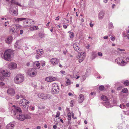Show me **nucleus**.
Returning a JSON list of instances; mask_svg holds the SVG:
<instances>
[{"label": "nucleus", "instance_id": "nucleus-15", "mask_svg": "<svg viewBox=\"0 0 129 129\" xmlns=\"http://www.w3.org/2000/svg\"><path fill=\"white\" fill-rule=\"evenodd\" d=\"M38 97L44 100H45L47 98L48 95L42 93H39L38 95Z\"/></svg>", "mask_w": 129, "mask_h": 129}, {"label": "nucleus", "instance_id": "nucleus-35", "mask_svg": "<svg viewBox=\"0 0 129 129\" xmlns=\"http://www.w3.org/2000/svg\"><path fill=\"white\" fill-rule=\"evenodd\" d=\"M99 88L100 90L102 91L104 89V87L102 85H101L99 87Z\"/></svg>", "mask_w": 129, "mask_h": 129}, {"label": "nucleus", "instance_id": "nucleus-46", "mask_svg": "<svg viewBox=\"0 0 129 129\" xmlns=\"http://www.w3.org/2000/svg\"><path fill=\"white\" fill-rule=\"evenodd\" d=\"M111 39L112 41H114L115 40V37L113 36H112L111 37Z\"/></svg>", "mask_w": 129, "mask_h": 129}, {"label": "nucleus", "instance_id": "nucleus-32", "mask_svg": "<svg viewBox=\"0 0 129 129\" xmlns=\"http://www.w3.org/2000/svg\"><path fill=\"white\" fill-rule=\"evenodd\" d=\"M58 89L55 88H52V92L53 93H57V91Z\"/></svg>", "mask_w": 129, "mask_h": 129}, {"label": "nucleus", "instance_id": "nucleus-61", "mask_svg": "<svg viewBox=\"0 0 129 129\" xmlns=\"http://www.w3.org/2000/svg\"><path fill=\"white\" fill-rule=\"evenodd\" d=\"M122 106H123V109H124V108L125 107V105H124L123 104H122Z\"/></svg>", "mask_w": 129, "mask_h": 129}, {"label": "nucleus", "instance_id": "nucleus-6", "mask_svg": "<svg viewBox=\"0 0 129 129\" xmlns=\"http://www.w3.org/2000/svg\"><path fill=\"white\" fill-rule=\"evenodd\" d=\"M13 111L14 114L15 115L19 113H21L22 112L21 109L19 107H18L15 105H13Z\"/></svg>", "mask_w": 129, "mask_h": 129}, {"label": "nucleus", "instance_id": "nucleus-31", "mask_svg": "<svg viewBox=\"0 0 129 129\" xmlns=\"http://www.w3.org/2000/svg\"><path fill=\"white\" fill-rule=\"evenodd\" d=\"M109 27V29H111L114 27L113 24L111 22H109L108 24Z\"/></svg>", "mask_w": 129, "mask_h": 129}, {"label": "nucleus", "instance_id": "nucleus-14", "mask_svg": "<svg viewBox=\"0 0 129 129\" xmlns=\"http://www.w3.org/2000/svg\"><path fill=\"white\" fill-rule=\"evenodd\" d=\"M56 78L53 77H46L45 79V80L47 82H52L55 81Z\"/></svg>", "mask_w": 129, "mask_h": 129}, {"label": "nucleus", "instance_id": "nucleus-22", "mask_svg": "<svg viewBox=\"0 0 129 129\" xmlns=\"http://www.w3.org/2000/svg\"><path fill=\"white\" fill-rule=\"evenodd\" d=\"M33 65L36 66L39 69L40 67V64L39 61H36L34 62Z\"/></svg>", "mask_w": 129, "mask_h": 129}, {"label": "nucleus", "instance_id": "nucleus-1", "mask_svg": "<svg viewBox=\"0 0 129 129\" xmlns=\"http://www.w3.org/2000/svg\"><path fill=\"white\" fill-rule=\"evenodd\" d=\"M12 51L10 49L6 50L4 54V59L7 61H9L11 60V54Z\"/></svg>", "mask_w": 129, "mask_h": 129}, {"label": "nucleus", "instance_id": "nucleus-56", "mask_svg": "<svg viewBox=\"0 0 129 129\" xmlns=\"http://www.w3.org/2000/svg\"><path fill=\"white\" fill-rule=\"evenodd\" d=\"M89 24L90 26L91 27H92L93 26V24L91 23V22Z\"/></svg>", "mask_w": 129, "mask_h": 129}, {"label": "nucleus", "instance_id": "nucleus-49", "mask_svg": "<svg viewBox=\"0 0 129 129\" xmlns=\"http://www.w3.org/2000/svg\"><path fill=\"white\" fill-rule=\"evenodd\" d=\"M29 107L32 110H34L35 109V107H34L30 106Z\"/></svg>", "mask_w": 129, "mask_h": 129}, {"label": "nucleus", "instance_id": "nucleus-10", "mask_svg": "<svg viewBox=\"0 0 129 129\" xmlns=\"http://www.w3.org/2000/svg\"><path fill=\"white\" fill-rule=\"evenodd\" d=\"M79 46V44L77 43H74L73 44V46L74 50L78 52H79L80 49Z\"/></svg>", "mask_w": 129, "mask_h": 129}, {"label": "nucleus", "instance_id": "nucleus-48", "mask_svg": "<svg viewBox=\"0 0 129 129\" xmlns=\"http://www.w3.org/2000/svg\"><path fill=\"white\" fill-rule=\"evenodd\" d=\"M60 73L62 76H63L64 75V71H61L60 72Z\"/></svg>", "mask_w": 129, "mask_h": 129}, {"label": "nucleus", "instance_id": "nucleus-12", "mask_svg": "<svg viewBox=\"0 0 129 129\" xmlns=\"http://www.w3.org/2000/svg\"><path fill=\"white\" fill-rule=\"evenodd\" d=\"M7 93L11 96H14L15 94V92L13 89L10 88L8 89L7 91Z\"/></svg>", "mask_w": 129, "mask_h": 129}, {"label": "nucleus", "instance_id": "nucleus-21", "mask_svg": "<svg viewBox=\"0 0 129 129\" xmlns=\"http://www.w3.org/2000/svg\"><path fill=\"white\" fill-rule=\"evenodd\" d=\"M14 125L12 123H9L6 126L7 129H13L14 128Z\"/></svg>", "mask_w": 129, "mask_h": 129}, {"label": "nucleus", "instance_id": "nucleus-30", "mask_svg": "<svg viewBox=\"0 0 129 129\" xmlns=\"http://www.w3.org/2000/svg\"><path fill=\"white\" fill-rule=\"evenodd\" d=\"M52 88H54L57 89H59V87L56 83H54L53 84Z\"/></svg>", "mask_w": 129, "mask_h": 129}, {"label": "nucleus", "instance_id": "nucleus-36", "mask_svg": "<svg viewBox=\"0 0 129 129\" xmlns=\"http://www.w3.org/2000/svg\"><path fill=\"white\" fill-rule=\"evenodd\" d=\"M60 114V112L59 111L57 112L56 114L55 115V117L57 118L58 117Z\"/></svg>", "mask_w": 129, "mask_h": 129}, {"label": "nucleus", "instance_id": "nucleus-63", "mask_svg": "<svg viewBox=\"0 0 129 129\" xmlns=\"http://www.w3.org/2000/svg\"><path fill=\"white\" fill-rule=\"evenodd\" d=\"M36 58L38 59V58H39L40 57V56H39V55H37L36 56Z\"/></svg>", "mask_w": 129, "mask_h": 129}, {"label": "nucleus", "instance_id": "nucleus-17", "mask_svg": "<svg viewBox=\"0 0 129 129\" xmlns=\"http://www.w3.org/2000/svg\"><path fill=\"white\" fill-rule=\"evenodd\" d=\"M17 118L20 120L23 121L25 119V116L23 114L19 115L17 116Z\"/></svg>", "mask_w": 129, "mask_h": 129}, {"label": "nucleus", "instance_id": "nucleus-52", "mask_svg": "<svg viewBox=\"0 0 129 129\" xmlns=\"http://www.w3.org/2000/svg\"><path fill=\"white\" fill-rule=\"evenodd\" d=\"M16 97L17 99H18L19 98L20 96L19 95H17L16 96Z\"/></svg>", "mask_w": 129, "mask_h": 129}, {"label": "nucleus", "instance_id": "nucleus-27", "mask_svg": "<svg viewBox=\"0 0 129 129\" xmlns=\"http://www.w3.org/2000/svg\"><path fill=\"white\" fill-rule=\"evenodd\" d=\"M101 98V99L103 100H107L108 99V98L104 95L102 96Z\"/></svg>", "mask_w": 129, "mask_h": 129}, {"label": "nucleus", "instance_id": "nucleus-34", "mask_svg": "<svg viewBox=\"0 0 129 129\" xmlns=\"http://www.w3.org/2000/svg\"><path fill=\"white\" fill-rule=\"evenodd\" d=\"M124 84L125 86H128L129 85V82L128 80H126L124 82Z\"/></svg>", "mask_w": 129, "mask_h": 129}, {"label": "nucleus", "instance_id": "nucleus-54", "mask_svg": "<svg viewBox=\"0 0 129 129\" xmlns=\"http://www.w3.org/2000/svg\"><path fill=\"white\" fill-rule=\"evenodd\" d=\"M59 120V118H58L57 119H56L55 120V121L56 122H58Z\"/></svg>", "mask_w": 129, "mask_h": 129}, {"label": "nucleus", "instance_id": "nucleus-20", "mask_svg": "<svg viewBox=\"0 0 129 129\" xmlns=\"http://www.w3.org/2000/svg\"><path fill=\"white\" fill-rule=\"evenodd\" d=\"M84 96L82 94L79 95V102L80 103H81L84 100Z\"/></svg>", "mask_w": 129, "mask_h": 129}, {"label": "nucleus", "instance_id": "nucleus-8", "mask_svg": "<svg viewBox=\"0 0 129 129\" xmlns=\"http://www.w3.org/2000/svg\"><path fill=\"white\" fill-rule=\"evenodd\" d=\"M17 67V64L15 63L12 62L10 63L8 65V68L10 70L14 69Z\"/></svg>", "mask_w": 129, "mask_h": 129}, {"label": "nucleus", "instance_id": "nucleus-40", "mask_svg": "<svg viewBox=\"0 0 129 129\" xmlns=\"http://www.w3.org/2000/svg\"><path fill=\"white\" fill-rule=\"evenodd\" d=\"M25 119H30L31 118L30 116L29 115H26L25 116Z\"/></svg>", "mask_w": 129, "mask_h": 129}, {"label": "nucleus", "instance_id": "nucleus-3", "mask_svg": "<svg viewBox=\"0 0 129 129\" xmlns=\"http://www.w3.org/2000/svg\"><path fill=\"white\" fill-rule=\"evenodd\" d=\"M115 62L118 65L122 66H123L126 65L127 63L124 60V59L120 57H118L115 59Z\"/></svg>", "mask_w": 129, "mask_h": 129}, {"label": "nucleus", "instance_id": "nucleus-26", "mask_svg": "<svg viewBox=\"0 0 129 129\" xmlns=\"http://www.w3.org/2000/svg\"><path fill=\"white\" fill-rule=\"evenodd\" d=\"M66 79H67V80L66 82L65 85L66 86H68L70 84L71 81L68 78H67Z\"/></svg>", "mask_w": 129, "mask_h": 129}, {"label": "nucleus", "instance_id": "nucleus-18", "mask_svg": "<svg viewBox=\"0 0 129 129\" xmlns=\"http://www.w3.org/2000/svg\"><path fill=\"white\" fill-rule=\"evenodd\" d=\"M21 28V26L19 25H14L13 27V28L15 31H18Z\"/></svg>", "mask_w": 129, "mask_h": 129}, {"label": "nucleus", "instance_id": "nucleus-16", "mask_svg": "<svg viewBox=\"0 0 129 129\" xmlns=\"http://www.w3.org/2000/svg\"><path fill=\"white\" fill-rule=\"evenodd\" d=\"M12 39L13 38L12 36H9L6 40V42L8 44H10L12 41Z\"/></svg>", "mask_w": 129, "mask_h": 129}, {"label": "nucleus", "instance_id": "nucleus-7", "mask_svg": "<svg viewBox=\"0 0 129 129\" xmlns=\"http://www.w3.org/2000/svg\"><path fill=\"white\" fill-rule=\"evenodd\" d=\"M28 73L30 76L33 77L37 74V71L36 68H33L29 70Z\"/></svg>", "mask_w": 129, "mask_h": 129}, {"label": "nucleus", "instance_id": "nucleus-64", "mask_svg": "<svg viewBox=\"0 0 129 129\" xmlns=\"http://www.w3.org/2000/svg\"><path fill=\"white\" fill-rule=\"evenodd\" d=\"M41 128V127L40 126H37V129H40Z\"/></svg>", "mask_w": 129, "mask_h": 129}, {"label": "nucleus", "instance_id": "nucleus-58", "mask_svg": "<svg viewBox=\"0 0 129 129\" xmlns=\"http://www.w3.org/2000/svg\"><path fill=\"white\" fill-rule=\"evenodd\" d=\"M72 117L74 119H76V117H75V118H74V114L73 113H72Z\"/></svg>", "mask_w": 129, "mask_h": 129}, {"label": "nucleus", "instance_id": "nucleus-19", "mask_svg": "<svg viewBox=\"0 0 129 129\" xmlns=\"http://www.w3.org/2000/svg\"><path fill=\"white\" fill-rule=\"evenodd\" d=\"M104 11L103 10L101 11L99 14V18L100 19H102L104 16Z\"/></svg>", "mask_w": 129, "mask_h": 129}, {"label": "nucleus", "instance_id": "nucleus-53", "mask_svg": "<svg viewBox=\"0 0 129 129\" xmlns=\"http://www.w3.org/2000/svg\"><path fill=\"white\" fill-rule=\"evenodd\" d=\"M23 32V31L22 30H21L20 31V34H22Z\"/></svg>", "mask_w": 129, "mask_h": 129}, {"label": "nucleus", "instance_id": "nucleus-28", "mask_svg": "<svg viewBox=\"0 0 129 129\" xmlns=\"http://www.w3.org/2000/svg\"><path fill=\"white\" fill-rule=\"evenodd\" d=\"M11 3L17 5L19 6H21L20 3H18L15 0H12Z\"/></svg>", "mask_w": 129, "mask_h": 129}, {"label": "nucleus", "instance_id": "nucleus-4", "mask_svg": "<svg viewBox=\"0 0 129 129\" xmlns=\"http://www.w3.org/2000/svg\"><path fill=\"white\" fill-rule=\"evenodd\" d=\"M10 73L8 71L3 70L2 72H0V79L1 80L4 79V77H8L10 75Z\"/></svg>", "mask_w": 129, "mask_h": 129}, {"label": "nucleus", "instance_id": "nucleus-5", "mask_svg": "<svg viewBox=\"0 0 129 129\" xmlns=\"http://www.w3.org/2000/svg\"><path fill=\"white\" fill-rule=\"evenodd\" d=\"M34 21L32 19H28L26 21L23 22L24 25L26 27L31 26L34 24Z\"/></svg>", "mask_w": 129, "mask_h": 129}, {"label": "nucleus", "instance_id": "nucleus-57", "mask_svg": "<svg viewBox=\"0 0 129 129\" xmlns=\"http://www.w3.org/2000/svg\"><path fill=\"white\" fill-rule=\"evenodd\" d=\"M108 37L107 36H106L104 37L103 38L105 39H108Z\"/></svg>", "mask_w": 129, "mask_h": 129}, {"label": "nucleus", "instance_id": "nucleus-41", "mask_svg": "<svg viewBox=\"0 0 129 129\" xmlns=\"http://www.w3.org/2000/svg\"><path fill=\"white\" fill-rule=\"evenodd\" d=\"M13 15L15 16H17L18 14V13L17 12V11L14 10V11L13 12Z\"/></svg>", "mask_w": 129, "mask_h": 129}, {"label": "nucleus", "instance_id": "nucleus-39", "mask_svg": "<svg viewBox=\"0 0 129 129\" xmlns=\"http://www.w3.org/2000/svg\"><path fill=\"white\" fill-rule=\"evenodd\" d=\"M39 36L41 38H43L44 37V34L42 33H40L39 34Z\"/></svg>", "mask_w": 129, "mask_h": 129}, {"label": "nucleus", "instance_id": "nucleus-50", "mask_svg": "<svg viewBox=\"0 0 129 129\" xmlns=\"http://www.w3.org/2000/svg\"><path fill=\"white\" fill-rule=\"evenodd\" d=\"M10 32H12L13 33V32H14V31H15V30H14V29H10Z\"/></svg>", "mask_w": 129, "mask_h": 129}, {"label": "nucleus", "instance_id": "nucleus-2", "mask_svg": "<svg viewBox=\"0 0 129 129\" xmlns=\"http://www.w3.org/2000/svg\"><path fill=\"white\" fill-rule=\"evenodd\" d=\"M24 76L21 74H18L15 77L14 81L16 84H20L24 80Z\"/></svg>", "mask_w": 129, "mask_h": 129}, {"label": "nucleus", "instance_id": "nucleus-29", "mask_svg": "<svg viewBox=\"0 0 129 129\" xmlns=\"http://www.w3.org/2000/svg\"><path fill=\"white\" fill-rule=\"evenodd\" d=\"M68 120L69 121H70L71 119V113L70 112H69L68 113Z\"/></svg>", "mask_w": 129, "mask_h": 129}, {"label": "nucleus", "instance_id": "nucleus-42", "mask_svg": "<svg viewBox=\"0 0 129 129\" xmlns=\"http://www.w3.org/2000/svg\"><path fill=\"white\" fill-rule=\"evenodd\" d=\"M74 102V100H71L70 102V106L71 107H72L73 106V103Z\"/></svg>", "mask_w": 129, "mask_h": 129}, {"label": "nucleus", "instance_id": "nucleus-11", "mask_svg": "<svg viewBox=\"0 0 129 129\" xmlns=\"http://www.w3.org/2000/svg\"><path fill=\"white\" fill-rule=\"evenodd\" d=\"M85 56V54L84 53H81L79 58V62L80 63L82 62L84 60Z\"/></svg>", "mask_w": 129, "mask_h": 129}, {"label": "nucleus", "instance_id": "nucleus-62", "mask_svg": "<svg viewBox=\"0 0 129 129\" xmlns=\"http://www.w3.org/2000/svg\"><path fill=\"white\" fill-rule=\"evenodd\" d=\"M90 46L89 45V44H88V45L87 46H86V48L87 49H89V47Z\"/></svg>", "mask_w": 129, "mask_h": 129}, {"label": "nucleus", "instance_id": "nucleus-9", "mask_svg": "<svg viewBox=\"0 0 129 129\" xmlns=\"http://www.w3.org/2000/svg\"><path fill=\"white\" fill-rule=\"evenodd\" d=\"M29 103V101L25 99H22L20 101L19 104L20 105L24 106L28 104Z\"/></svg>", "mask_w": 129, "mask_h": 129}, {"label": "nucleus", "instance_id": "nucleus-43", "mask_svg": "<svg viewBox=\"0 0 129 129\" xmlns=\"http://www.w3.org/2000/svg\"><path fill=\"white\" fill-rule=\"evenodd\" d=\"M69 36L71 38H72L74 36V34L72 33H71L69 34Z\"/></svg>", "mask_w": 129, "mask_h": 129}, {"label": "nucleus", "instance_id": "nucleus-44", "mask_svg": "<svg viewBox=\"0 0 129 129\" xmlns=\"http://www.w3.org/2000/svg\"><path fill=\"white\" fill-rule=\"evenodd\" d=\"M117 50L118 51H124L125 50V49H120L119 48H117Z\"/></svg>", "mask_w": 129, "mask_h": 129}, {"label": "nucleus", "instance_id": "nucleus-45", "mask_svg": "<svg viewBox=\"0 0 129 129\" xmlns=\"http://www.w3.org/2000/svg\"><path fill=\"white\" fill-rule=\"evenodd\" d=\"M18 45L17 44H15V47L16 49H18L19 48V47L18 46Z\"/></svg>", "mask_w": 129, "mask_h": 129}, {"label": "nucleus", "instance_id": "nucleus-33", "mask_svg": "<svg viewBox=\"0 0 129 129\" xmlns=\"http://www.w3.org/2000/svg\"><path fill=\"white\" fill-rule=\"evenodd\" d=\"M121 91L124 93H126L128 92V90L126 88H125L122 89Z\"/></svg>", "mask_w": 129, "mask_h": 129}, {"label": "nucleus", "instance_id": "nucleus-24", "mask_svg": "<svg viewBox=\"0 0 129 129\" xmlns=\"http://www.w3.org/2000/svg\"><path fill=\"white\" fill-rule=\"evenodd\" d=\"M38 29V26L31 27L29 28V30L31 31L36 30Z\"/></svg>", "mask_w": 129, "mask_h": 129}, {"label": "nucleus", "instance_id": "nucleus-59", "mask_svg": "<svg viewBox=\"0 0 129 129\" xmlns=\"http://www.w3.org/2000/svg\"><path fill=\"white\" fill-rule=\"evenodd\" d=\"M57 126L56 125H54L53 126V128L54 129H55L56 128Z\"/></svg>", "mask_w": 129, "mask_h": 129}, {"label": "nucleus", "instance_id": "nucleus-25", "mask_svg": "<svg viewBox=\"0 0 129 129\" xmlns=\"http://www.w3.org/2000/svg\"><path fill=\"white\" fill-rule=\"evenodd\" d=\"M37 53L40 56L42 55L43 53V51L42 49L38 50H37Z\"/></svg>", "mask_w": 129, "mask_h": 129}, {"label": "nucleus", "instance_id": "nucleus-51", "mask_svg": "<svg viewBox=\"0 0 129 129\" xmlns=\"http://www.w3.org/2000/svg\"><path fill=\"white\" fill-rule=\"evenodd\" d=\"M123 87L122 86H120L119 87H118L117 88V89L118 90H120Z\"/></svg>", "mask_w": 129, "mask_h": 129}, {"label": "nucleus", "instance_id": "nucleus-37", "mask_svg": "<svg viewBox=\"0 0 129 129\" xmlns=\"http://www.w3.org/2000/svg\"><path fill=\"white\" fill-rule=\"evenodd\" d=\"M123 59H124V60H125L127 62H129V57L127 56L126 57L123 58Z\"/></svg>", "mask_w": 129, "mask_h": 129}, {"label": "nucleus", "instance_id": "nucleus-55", "mask_svg": "<svg viewBox=\"0 0 129 129\" xmlns=\"http://www.w3.org/2000/svg\"><path fill=\"white\" fill-rule=\"evenodd\" d=\"M4 85V84L3 83V82H0V85Z\"/></svg>", "mask_w": 129, "mask_h": 129}, {"label": "nucleus", "instance_id": "nucleus-13", "mask_svg": "<svg viewBox=\"0 0 129 129\" xmlns=\"http://www.w3.org/2000/svg\"><path fill=\"white\" fill-rule=\"evenodd\" d=\"M50 61L51 63L54 65L58 64L59 61L58 59L55 58L51 59Z\"/></svg>", "mask_w": 129, "mask_h": 129}, {"label": "nucleus", "instance_id": "nucleus-23", "mask_svg": "<svg viewBox=\"0 0 129 129\" xmlns=\"http://www.w3.org/2000/svg\"><path fill=\"white\" fill-rule=\"evenodd\" d=\"M26 19V18H19L17 19L14 18V19L16 22H19L20 21H22L23 20H25Z\"/></svg>", "mask_w": 129, "mask_h": 129}, {"label": "nucleus", "instance_id": "nucleus-47", "mask_svg": "<svg viewBox=\"0 0 129 129\" xmlns=\"http://www.w3.org/2000/svg\"><path fill=\"white\" fill-rule=\"evenodd\" d=\"M98 55L100 56H102V53L100 52L98 53Z\"/></svg>", "mask_w": 129, "mask_h": 129}, {"label": "nucleus", "instance_id": "nucleus-38", "mask_svg": "<svg viewBox=\"0 0 129 129\" xmlns=\"http://www.w3.org/2000/svg\"><path fill=\"white\" fill-rule=\"evenodd\" d=\"M92 56L93 57L92 59H94L97 57V55L96 54L93 53L92 54Z\"/></svg>", "mask_w": 129, "mask_h": 129}, {"label": "nucleus", "instance_id": "nucleus-60", "mask_svg": "<svg viewBox=\"0 0 129 129\" xmlns=\"http://www.w3.org/2000/svg\"><path fill=\"white\" fill-rule=\"evenodd\" d=\"M120 0H116L115 1V2L116 3H118L120 2Z\"/></svg>", "mask_w": 129, "mask_h": 129}]
</instances>
